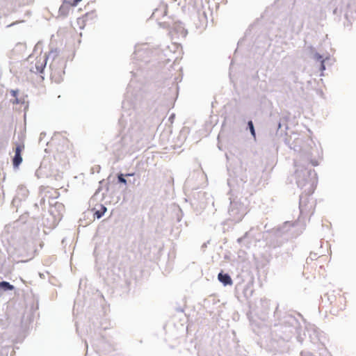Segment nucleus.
Segmentation results:
<instances>
[{"mask_svg": "<svg viewBox=\"0 0 356 356\" xmlns=\"http://www.w3.org/2000/svg\"><path fill=\"white\" fill-rule=\"evenodd\" d=\"M81 0H73V2L70 3L71 6H76Z\"/></svg>", "mask_w": 356, "mask_h": 356, "instance_id": "nucleus-11", "label": "nucleus"}, {"mask_svg": "<svg viewBox=\"0 0 356 356\" xmlns=\"http://www.w3.org/2000/svg\"><path fill=\"white\" fill-rule=\"evenodd\" d=\"M118 179L119 182L127 184V180L124 178V175L122 174L119 175Z\"/></svg>", "mask_w": 356, "mask_h": 356, "instance_id": "nucleus-10", "label": "nucleus"}, {"mask_svg": "<svg viewBox=\"0 0 356 356\" xmlns=\"http://www.w3.org/2000/svg\"><path fill=\"white\" fill-rule=\"evenodd\" d=\"M24 145L22 143L16 144L15 156L13 159V165L15 168H18L22 162V152L24 151Z\"/></svg>", "mask_w": 356, "mask_h": 356, "instance_id": "nucleus-2", "label": "nucleus"}, {"mask_svg": "<svg viewBox=\"0 0 356 356\" xmlns=\"http://www.w3.org/2000/svg\"><path fill=\"white\" fill-rule=\"evenodd\" d=\"M218 278L219 281L225 285H231L232 284V280L228 274H222V273H220L218 275Z\"/></svg>", "mask_w": 356, "mask_h": 356, "instance_id": "nucleus-3", "label": "nucleus"}, {"mask_svg": "<svg viewBox=\"0 0 356 356\" xmlns=\"http://www.w3.org/2000/svg\"><path fill=\"white\" fill-rule=\"evenodd\" d=\"M332 312H333V313H337V312H339V310H337V311H336V310H334V309H333V311H332Z\"/></svg>", "mask_w": 356, "mask_h": 356, "instance_id": "nucleus-16", "label": "nucleus"}, {"mask_svg": "<svg viewBox=\"0 0 356 356\" xmlns=\"http://www.w3.org/2000/svg\"><path fill=\"white\" fill-rule=\"evenodd\" d=\"M134 173H128L125 176H134Z\"/></svg>", "mask_w": 356, "mask_h": 356, "instance_id": "nucleus-13", "label": "nucleus"}, {"mask_svg": "<svg viewBox=\"0 0 356 356\" xmlns=\"http://www.w3.org/2000/svg\"><path fill=\"white\" fill-rule=\"evenodd\" d=\"M321 67H322V70H324V69H325V66H324V65H323V62H322V63H321Z\"/></svg>", "mask_w": 356, "mask_h": 356, "instance_id": "nucleus-15", "label": "nucleus"}, {"mask_svg": "<svg viewBox=\"0 0 356 356\" xmlns=\"http://www.w3.org/2000/svg\"><path fill=\"white\" fill-rule=\"evenodd\" d=\"M106 211V208L104 206H102L100 210L97 211L95 213V215L96 216V217L97 218H100L104 214Z\"/></svg>", "mask_w": 356, "mask_h": 356, "instance_id": "nucleus-7", "label": "nucleus"}, {"mask_svg": "<svg viewBox=\"0 0 356 356\" xmlns=\"http://www.w3.org/2000/svg\"><path fill=\"white\" fill-rule=\"evenodd\" d=\"M339 301L341 304V307H340L339 310H343L345 309V307H346V300H345V299L343 298H342V297H339Z\"/></svg>", "mask_w": 356, "mask_h": 356, "instance_id": "nucleus-9", "label": "nucleus"}, {"mask_svg": "<svg viewBox=\"0 0 356 356\" xmlns=\"http://www.w3.org/2000/svg\"><path fill=\"white\" fill-rule=\"evenodd\" d=\"M14 289V286L10 284L9 282L3 281L0 282V291H12Z\"/></svg>", "mask_w": 356, "mask_h": 356, "instance_id": "nucleus-5", "label": "nucleus"}, {"mask_svg": "<svg viewBox=\"0 0 356 356\" xmlns=\"http://www.w3.org/2000/svg\"><path fill=\"white\" fill-rule=\"evenodd\" d=\"M47 64V57L45 55L39 56L35 60V66L31 67V71L34 73H42Z\"/></svg>", "mask_w": 356, "mask_h": 356, "instance_id": "nucleus-1", "label": "nucleus"}, {"mask_svg": "<svg viewBox=\"0 0 356 356\" xmlns=\"http://www.w3.org/2000/svg\"><path fill=\"white\" fill-rule=\"evenodd\" d=\"M11 94L13 97H17V92L15 91V90H12L11 91Z\"/></svg>", "mask_w": 356, "mask_h": 356, "instance_id": "nucleus-12", "label": "nucleus"}, {"mask_svg": "<svg viewBox=\"0 0 356 356\" xmlns=\"http://www.w3.org/2000/svg\"><path fill=\"white\" fill-rule=\"evenodd\" d=\"M248 127L250 128V132L252 134V135L255 138V131H254V126H253V123L252 121H249L248 123Z\"/></svg>", "mask_w": 356, "mask_h": 356, "instance_id": "nucleus-8", "label": "nucleus"}, {"mask_svg": "<svg viewBox=\"0 0 356 356\" xmlns=\"http://www.w3.org/2000/svg\"><path fill=\"white\" fill-rule=\"evenodd\" d=\"M174 2H176L177 0H172Z\"/></svg>", "mask_w": 356, "mask_h": 356, "instance_id": "nucleus-17", "label": "nucleus"}, {"mask_svg": "<svg viewBox=\"0 0 356 356\" xmlns=\"http://www.w3.org/2000/svg\"><path fill=\"white\" fill-rule=\"evenodd\" d=\"M70 6V3H63L59 8V14L62 16H66L69 13Z\"/></svg>", "mask_w": 356, "mask_h": 356, "instance_id": "nucleus-4", "label": "nucleus"}, {"mask_svg": "<svg viewBox=\"0 0 356 356\" xmlns=\"http://www.w3.org/2000/svg\"><path fill=\"white\" fill-rule=\"evenodd\" d=\"M14 104H19V101L17 100V99H16L14 102H13Z\"/></svg>", "mask_w": 356, "mask_h": 356, "instance_id": "nucleus-14", "label": "nucleus"}, {"mask_svg": "<svg viewBox=\"0 0 356 356\" xmlns=\"http://www.w3.org/2000/svg\"><path fill=\"white\" fill-rule=\"evenodd\" d=\"M86 17L83 16L81 17H79L76 20L77 24L79 26L80 29H83L86 26Z\"/></svg>", "mask_w": 356, "mask_h": 356, "instance_id": "nucleus-6", "label": "nucleus"}]
</instances>
